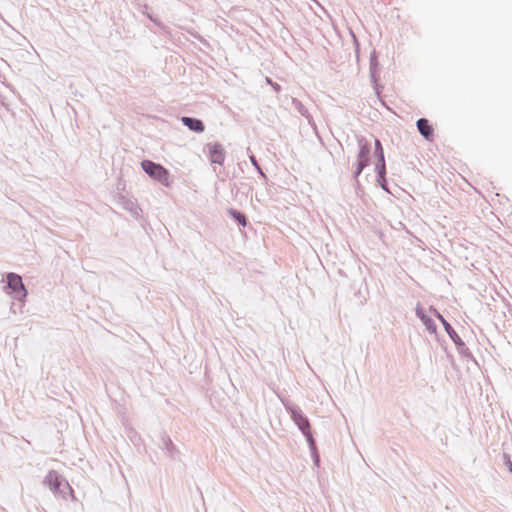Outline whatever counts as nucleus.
Segmentation results:
<instances>
[{
  "mask_svg": "<svg viewBox=\"0 0 512 512\" xmlns=\"http://www.w3.org/2000/svg\"><path fill=\"white\" fill-rule=\"evenodd\" d=\"M141 166L143 170L151 177L165 185L168 184V172L163 166L149 160H144Z\"/></svg>",
  "mask_w": 512,
  "mask_h": 512,
  "instance_id": "1",
  "label": "nucleus"
},
{
  "mask_svg": "<svg viewBox=\"0 0 512 512\" xmlns=\"http://www.w3.org/2000/svg\"><path fill=\"white\" fill-rule=\"evenodd\" d=\"M7 284L17 298L22 299L26 297L27 292L19 275L9 273L7 275Z\"/></svg>",
  "mask_w": 512,
  "mask_h": 512,
  "instance_id": "2",
  "label": "nucleus"
},
{
  "mask_svg": "<svg viewBox=\"0 0 512 512\" xmlns=\"http://www.w3.org/2000/svg\"><path fill=\"white\" fill-rule=\"evenodd\" d=\"M209 158L212 163L223 164L225 159L224 149L219 143L208 144L207 146Z\"/></svg>",
  "mask_w": 512,
  "mask_h": 512,
  "instance_id": "3",
  "label": "nucleus"
},
{
  "mask_svg": "<svg viewBox=\"0 0 512 512\" xmlns=\"http://www.w3.org/2000/svg\"><path fill=\"white\" fill-rule=\"evenodd\" d=\"M46 483L54 492L61 491L62 486H68V483L55 471H50L47 474Z\"/></svg>",
  "mask_w": 512,
  "mask_h": 512,
  "instance_id": "4",
  "label": "nucleus"
},
{
  "mask_svg": "<svg viewBox=\"0 0 512 512\" xmlns=\"http://www.w3.org/2000/svg\"><path fill=\"white\" fill-rule=\"evenodd\" d=\"M370 155V146L368 144H364L361 146L359 154H358V160H357V167L355 170V176H359L364 169V167L367 166L368 160Z\"/></svg>",
  "mask_w": 512,
  "mask_h": 512,
  "instance_id": "5",
  "label": "nucleus"
},
{
  "mask_svg": "<svg viewBox=\"0 0 512 512\" xmlns=\"http://www.w3.org/2000/svg\"><path fill=\"white\" fill-rule=\"evenodd\" d=\"M417 128L420 134L427 140H432L433 128L429 124V121L425 118H421L417 121Z\"/></svg>",
  "mask_w": 512,
  "mask_h": 512,
  "instance_id": "6",
  "label": "nucleus"
},
{
  "mask_svg": "<svg viewBox=\"0 0 512 512\" xmlns=\"http://www.w3.org/2000/svg\"><path fill=\"white\" fill-rule=\"evenodd\" d=\"M182 122L184 123V125H186L187 127H189V129H191L193 131H196V132L204 131V125L198 119H194V118H190V117H183Z\"/></svg>",
  "mask_w": 512,
  "mask_h": 512,
  "instance_id": "7",
  "label": "nucleus"
},
{
  "mask_svg": "<svg viewBox=\"0 0 512 512\" xmlns=\"http://www.w3.org/2000/svg\"><path fill=\"white\" fill-rule=\"evenodd\" d=\"M418 315L420 316L421 320L423 321L424 325L427 327L428 330H430L432 332L436 331V326L433 323L432 319H430L429 317H427L419 312H418Z\"/></svg>",
  "mask_w": 512,
  "mask_h": 512,
  "instance_id": "8",
  "label": "nucleus"
},
{
  "mask_svg": "<svg viewBox=\"0 0 512 512\" xmlns=\"http://www.w3.org/2000/svg\"><path fill=\"white\" fill-rule=\"evenodd\" d=\"M230 215L235 218L241 225L245 226L246 225V218L243 214L235 211V210H230L229 211Z\"/></svg>",
  "mask_w": 512,
  "mask_h": 512,
  "instance_id": "9",
  "label": "nucleus"
},
{
  "mask_svg": "<svg viewBox=\"0 0 512 512\" xmlns=\"http://www.w3.org/2000/svg\"><path fill=\"white\" fill-rule=\"evenodd\" d=\"M437 317L443 324V326L448 334L451 335L452 333H454V330L452 329L451 325L444 319V317L440 313H437Z\"/></svg>",
  "mask_w": 512,
  "mask_h": 512,
  "instance_id": "10",
  "label": "nucleus"
},
{
  "mask_svg": "<svg viewBox=\"0 0 512 512\" xmlns=\"http://www.w3.org/2000/svg\"><path fill=\"white\" fill-rule=\"evenodd\" d=\"M375 145L377 147V149L380 151V161L383 162V151H382V147H381V143L379 140H376L375 142Z\"/></svg>",
  "mask_w": 512,
  "mask_h": 512,
  "instance_id": "11",
  "label": "nucleus"
}]
</instances>
